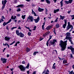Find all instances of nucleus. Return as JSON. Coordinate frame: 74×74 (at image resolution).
Returning <instances> with one entry per match:
<instances>
[{
  "instance_id": "obj_32",
  "label": "nucleus",
  "mask_w": 74,
  "mask_h": 74,
  "mask_svg": "<svg viewBox=\"0 0 74 74\" xmlns=\"http://www.w3.org/2000/svg\"><path fill=\"white\" fill-rule=\"evenodd\" d=\"M21 8H18L16 10L17 12H19V11H21Z\"/></svg>"
},
{
  "instance_id": "obj_62",
  "label": "nucleus",
  "mask_w": 74,
  "mask_h": 74,
  "mask_svg": "<svg viewBox=\"0 0 74 74\" xmlns=\"http://www.w3.org/2000/svg\"><path fill=\"white\" fill-rule=\"evenodd\" d=\"M54 51H55L56 52V53H58V52H57V51H56V50H54Z\"/></svg>"
},
{
  "instance_id": "obj_63",
  "label": "nucleus",
  "mask_w": 74,
  "mask_h": 74,
  "mask_svg": "<svg viewBox=\"0 0 74 74\" xmlns=\"http://www.w3.org/2000/svg\"><path fill=\"white\" fill-rule=\"evenodd\" d=\"M45 12H48V10L47 8H45Z\"/></svg>"
},
{
  "instance_id": "obj_20",
  "label": "nucleus",
  "mask_w": 74,
  "mask_h": 74,
  "mask_svg": "<svg viewBox=\"0 0 74 74\" xmlns=\"http://www.w3.org/2000/svg\"><path fill=\"white\" fill-rule=\"evenodd\" d=\"M72 39V38L71 37H69L67 38V39H66V40H69V41L70 42H71L72 41V40L71 39Z\"/></svg>"
},
{
  "instance_id": "obj_31",
  "label": "nucleus",
  "mask_w": 74,
  "mask_h": 74,
  "mask_svg": "<svg viewBox=\"0 0 74 74\" xmlns=\"http://www.w3.org/2000/svg\"><path fill=\"white\" fill-rule=\"evenodd\" d=\"M50 40V39H49L47 41L46 45H47V47H48V42H49V41Z\"/></svg>"
},
{
  "instance_id": "obj_35",
  "label": "nucleus",
  "mask_w": 74,
  "mask_h": 74,
  "mask_svg": "<svg viewBox=\"0 0 74 74\" xmlns=\"http://www.w3.org/2000/svg\"><path fill=\"white\" fill-rule=\"evenodd\" d=\"M47 3L48 4H50V1H49V0H45Z\"/></svg>"
},
{
  "instance_id": "obj_23",
  "label": "nucleus",
  "mask_w": 74,
  "mask_h": 74,
  "mask_svg": "<svg viewBox=\"0 0 74 74\" xmlns=\"http://www.w3.org/2000/svg\"><path fill=\"white\" fill-rule=\"evenodd\" d=\"M30 49L29 47H27L26 48V51L27 52H28L30 51Z\"/></svg>"
},
{
  "instance_id": "obj_3",
  "label": "nucleus",
  "mask_w": 74,
  "mask_h": 74,
  "mask_svg": "<svg viewBox=\"0 0 74 74\" xmlns=\"http://www.w3.org/2000/svg\"><path fill=\"white\" fill-rule=\"evenodd\" d=\"M7 1L6 0H5L4 1H2V3L3 5L2 6V8H1V10H3V9L5 8V5L6 4V3H7Z\"/></svg>"
},
{
  "instance_id": "obj_59",
  "label": "nucleus",
  "mask_w": 74,
  "mask_h": 74,
  "mask_svg": "<svg viewBox=\"0 0 74 74\" xmlns=\"http://www.w3.org/2000/svg\"><path fill=\"white\" fill-rule=\"evenodd\" d=\"M25 27H26V28L27 29H28L29 30L30 29V28L29 27H26V26H25Z\"/></svg>"
},
{
  "instance_id": "obj_13",
  "label": "nucleus",
  "mask_w": 74,
  "mask_h": 74,
  "mask_svg": "<svg viewBox=\"0 0 74 74\" xmlns=\"http://www.w3.org/2000/svg\"><path fill=\"white\" fill-rule=\"evenodd\" d=\"M53 26V25L49 26L46 28V29L47 30H50L51 28H52Z\"/></svg>"
},
{
  "instance_id": "obj_41",
  "label": "nucleus",
  "mask_w": 74,
  "mask_h": 74,
  "mask_svg": "<svg viewBox=\"0 0 74 74\" xmlns=\"http://www.w3.org/2000/svg\"><path fill=\"white\" fill-rule=\"evenodd\" d=\"M58 17L54 21L55 22H58Z\"/></svg>"
},
{
  "instance_id": "obj_19",
  "label": "nucleus",
  "mask_w": 74,
  "mask_h": 74,
  "mask_svg": "<svg viewBox=\"0 0 74 74\" xmlns=\"http://www.w3.org/2000/svg\"><path fill=\"white\" fill-rule=\"evenodd\" d=\"M56 64V63H55L53 64V66H52L53 69H56V66L55 65Z\"/></svg>"
},
{
  "instance_id": "obj_48",
  "label": "nucleus",
  "mask_w": 74,
  "mask_h": 74,
  "mask_svg": "<svg viewBox=\"0 0 74 74\" xmlns=\"http://www.w3.org/2000/svg\"><path fill=\"white\" fill-rule=\"evenodd\" d=\"M70 56L71 58H73V55H72V54H70Z\"/></svg>"
},
{
  "instance_id": "obj_17",
  "label": "nucleus",
  "mask_w": 74,
  "mask_h": 74,
  "mask_svg": "<svg viewBox=\"0 0 74 74\" xmlns=\"http://www.w3.org/2000/svg\"><path fill=\"white\" fill-rule=\"evenodd\" d=\"M60 19H62V20H63V19L64 18H65V16H62L61 15H60Z\"/></svg>"
},
{
  "instance_id": "obj_12",
  "label": "nucleus",
  "mask_w": 74,
  "mask_h": 74,
  "mask_svg": "<svg viewBox=\"0 0 74 74\" xmlns=\"http://www.w3.org/2000/svg\"><path fill=\"white\" fill-rule=\"evenodd\" d=\"M34 21L35 23H38L40 20V17L38 16L36 19H34Z\"/></svg>"
},
{
  "instance_id": "obj_44",
  "label": "nucleus",
  "mask_w": 74,
  "mask_h": 74,
  "mask_svg": "<svg viewBox=\"0 0 74 74\" xmlns=\"http://www.w3.org/2000/svg\"><path fill=\"white\" fill-rule=\"evenodd\" d=\"M60 3L61 7H63V2H60Z\"/></svg>"
},
{
  "instance_id": "obj_30",
  "label": "nucleus",
  "mask_w": 74,
  "mask_h": 74,
  "mask_svg": "<svg viewBox=\"0 0 74 74\" xmlns=\"http://www.w3.org/2000/svg\"><path fill=\"white\" fill-rule=\"evenodd\" d=\"M56 28H58L59 27V24H57L56 25Z\"/></svg>"
},
{
  "instance_id": "obj_61",
  "label": "nucleus",
  "mask_w": 74,
  "mask_h": 74,
  "mask_svg": "<svg viewBox=\"0 0 74 74\" xmlns=\"http://www.w3.org/2000/svg\"><path fill=\"white\" fill-rule=\"evenodd\" d=\"M45 73V70L42 73V74H43Z\"/></svg>"
},
{
  "instance_id": "obj_25",
  "label": "nucleus",
  "mask_w": 74,
  "mask_h": 74,
  "mask_svg": "<svg viewBox=\"0 0 74 74\" xmlns=\"http://www.w3.org/2000/svg\"><path fill=\"white\" fill-rule=\"evenodd\" d=\"M49 70L48 69H47L46 71V73L45 74H49Z\"/></svg>"
},
{
  "instance_id": "obj_57",
  "label": "nucleus",
  "mask_w": 74,
  "mask_h": 74,
  "mask_svg": "<svg viewBox=\"0 0 74 74\" xmlns=\"http://www.w3.org/2000/svg\"><path fill=\"white\" fill-rule=\"evenodd\" d=\"M17 16H20V14H17Z\"/></svg>"
},
{
  "instance_id": "obj_7",
  "label": "nucleus",
  "mask_w": 74,
  "mask_h": 74,
  "mask_svg": "<svg viewBox=\"0 0 74 74\" xmlns=\"http://www.w3.org/2000/svg\"><path fill=\"white\" fill-rule=\"evenodd\" d=\"M68 25L66 27V29L67 30H69L70 28H71V27H72L73 26V25H70V22H68Z\"/></svg>"
},
{
  "instance_id": "obj_38",
  "label": "nucleus",
  "mask_w": 74,
  "mask_h": 74,
  "mask_svg": "<svg viewBox=\"0 0 74 74\" xmlns=\"http://www.w3.org/2000/svg\"><path fill=\"white\" fill-rule=\"evenodd\" d=\"M69 0V3L70 4H71L73 2V0Z\"/></svg>"
},
{
  "instance_id": "obj_55",
  "label": "nucleus",
  "mask_w": 74,
  "mask_h": 74,
  "mask_svg": "<svg viewBox=\"0 0 74 74\" xmlns=\"http://www.w3.org/2000/svg\"><path fill=\"white\" fill-rule=\"evenodd\" d=\"M43 39H44V38H40V41H41V40H43Z\"/></svg>"
},
{
  "instance_id": "obj_51",
  "label": "nucleus",
  "mask_w": 74,
  "mask_h": 74,
  "mask_svg": "<svg viewBox=\"0 0 74 74\" xmlns=\"http://www.w3.org/2000/svg\"><path fill=\"white\" fill-rule=\"evenodd\" d=\"M2 19H5V17L4 16H2Z\"/></svg>"
},
{
  "instance_id": "obj_15",
  "label": "nucleus",
  "mask_w": 74,
  "mask_h": 74,
  "mask_svg": "<svg viewBox=\"0 0 74 74\" xmlns=\"http://www.w3.org/2000/svg\"><path fill=\"white\" fill-rule=\"evenodd\" d=\"M49 33H50V32L49 31L47 32L45 34H43V37H45V36H47V35L49 34Z\"/></svg>"
},
{
  "instance_id": "obj_46",
  "label": "nucleus",
  "mask_w": 74,
  "mask_h": 74,
  "mask_svg": "<svg viewBox=\"0 0 74 74\" xmlns=\"http://www.w3.org/2000/svg\"><path fill=\"white\" fill-rule=\"evenodd\" d=\"M13 22H14L15 23H16L17 22V19H14V21H13Z\"/></svg>"
},
{
  "instance_id": "obj_26",
  "label": "nucleus",
  "mask_w": 74,
  "mask_h": 74,
  "mask_svg": "<svg viewBox=\"0 0 74 74\" xmlns=\"http://www.w3.org/2000/svg\"><path fill=\"white\" fill-rule=\"evenodd\" d=\"M43 25L42 26V30H44V25H45V23H43Z\"/></svg>"
},
{
  "instance_id": "obj_11",
  "label": "nucleus",
  "mask_w": 74,
  "mask_h": 74,
  "mask_svg": "<svg viewBox=\"0 0 74 74\" xmlns=\"http://www.w3.org/2000/svg\"><path fill=\"white\" fill-rule=\"evenodd\" d=\"M66 39H67L69 37H70V36H71V34H70V32H67L66 33Z\"/></svg>"
},
{
  "instance_id": "obj_27",
  "label": "nucleus",
  "mask_w": 74,
  "mask_h": 74,
  "mask_svg": "<svg viewBox=\"0 0 74 74\" xmlns=\"http://www.w3.org/2000/svg\"><path fill=\"white\" fill-rule=\"evenodd\" d=\"M67 26L66 24H64L62 26V27L64 29H65L66 28V27Z\"/></svg>"
},
{
  "instance_id": "obj_22",
  "label": "nucleus",
  "mask_w": 74,
  "mask_h": 74,
  "mask_svg": "<svg viewBox=\"0 0 74 74\" xmlns=\"http://www.w3.org/2000/svg\"><path fill=\"white\" fill-rule=\"evenodd\" d=\"M59 9H58L56 10H54V14H56L57 12H59Z\"/></svg>"
},
{
  "instance_id": "obj_34",
  "label": "nucleus",
  "mask_w": 74,
  "mask_h": 74,
  "mask_svg": "<svg viewBox=\"0 0 74 74\" xmlns=\"http://www.w3.org/2000/svg\"><path fill=\"white\" fill-rule=\"evenodd\" d=\"M38 53V52L37 51V52H35L34 53H33V55H34V56L36 55V54H37V53Z\"/></svg>"
},
{
  "instance_id": "obj_43",
  "label": "nucleus",
  "mask_w": 74,
  "mask_h": 74,
  "mask_svg": "<svg viewBox=\"0 0 74 74\" xmlns=\"http://www.w3.org/2000/svg\"><path fill=\"white\" fill-rule=\"evenodd\" d=\"M28 35L29 36H31V33L30 32H29L28 33Z\"/></svg>"
},
{
  "instance_id": "obj_33",
  "label": "nucleus",
  "mask_w": 74,
  "mask_h": 74,
  "mask_svg": "<svg viewBox=\"0 0 74 74\" xmlns=\"http://www.w3.org/2000/svg\"><path fill=\"white\" fill-rule=\"evenodd\" d=\"M70 16L72 18V20H73L74 19V14L73 15H71Z\"/></svg>"
},
{
  "instance_id": "obj_1",
  "label": "nucleus",
  "mask_w": 74,
  "mask_h": 74,
  "mask_svg": "<svg viewBox=\"0 0 74 74\" xmlns=\"http://www.w3.org/2000/svg\"><path fill=\"white\" fill-rule=\"evenodd\" d=\"M67 40H66L64 42H63V40H60L59 45H60L61 47L62 48L61 50L62 51H64L65 49H66V45H67Z\"/></svg>"
},
{
  "instance_id": "obj_60",
  "label": "nucleus",
  "mask_w": 74,
  "mask_h": 74,
  "mask_svg": "<svg viewBox=\"0 0 74 74\" xmlns=\"http://www.w3.org/2000/svg\"><path fill=\"white\" fill-rule=\"evenodd\" d=\"M6 29H7V30H9V28H8V26L6 27Z\"/></svg>"
},
{
  "instance_id": "obj_49",
  "label": "nucleus",
  "mask_w": 74,
  "mask_h": 74,
  "mask_svg": "<svg viewBox=\"0 0 74 74\" xmlns=\"http://www.w3.org/2000/svg\"><path fill=\"white\" fill-rule=\"evenodd\" d=\"M14 16H11V18H10L11 19H11H14Z\"/></svg>"
},
{
  "instance_id": "obj_58",
  "label": "nucleus",
  "mask_w": 74,
  "mask_h": 74,
  "mask_svg": "<svg viewBox=\"0 0 74 74\" xmlns=\"http://www.w3.org/2000/svg\"><path fill=\"white\" fill-rule=\"evenodd\" d=\"M14 3H17V0H15L14 1V4H15Z\"/></svg>"
},
{
  "instance_id": "obj_21",
  "label": "nucleus",
  "mask_w": 74,
  "mask_h": 74,
  "mask_svg": "<svg viewBox=\"0 0 74 74\" xmlns=\"http://www.w3.org/2000/svg\"><path fill=\"white\" fill-rule=\"evenodd\" d=\"M63 64H66L67 63V61L66 60H64L63 61Z\"/></svg>"
},
{
  "instance_id": "obj_54",
  "label": "nucleus",
  "mask_w": 74,
  "mask_h": 74,
  "mask_svg": "<svg viewBox=\"0 0 74 74\" xmlns=\"http://www.w3.org/2000/svg\"><path fill=\"white\" fill-rule=\"evenodd\" d=\"M52 36H50L49 38V40H51V39L52 38Z\"/></svg>"
},
{
  "instance_id": "obj_6",
  "label": "nucleus",
  "mask_w": 74,
  "mask_h": 74,
  "mask_svg": "<svg viewBox=\"0 0 74 74\" xmlns=\"http://www.w3.org/2000/svg\"><path fill=\"white\" fill-rule=\"evenodd\" d=\"M67 49H71L72 53L73 55L74 54V48L73 47V46H70V47H68Z\"/></svg>"
},
{
  "instance_id": "obj_29",
  "label": "nucleus",
  "mask_w": 74,
  "mask_h": 74,
  "mask_svg": "<svg viewBox=\"0 0 74 74\" xmlns=\"http://www.w3.org/2000/svg\"><path fill=\"white\" fill-rule=\"evenodd\" d=\"M29 63H28L27 66L25 67V69H29Z\"/></svg>"
},
{
  "instance_id": "obj_50",
  "label": "nucleus",
  "mask_w": 74,
  "mask_h": 74,
  "mask_svg": "<svg viewBox=\"0 0 74 74\" xmlns=\"http://www.w3.org/2000/svg\"><path fill=\"white\" fill-rule=\"evenodd\" d=\"M17 45H18V44L16 42L15 44L14 45V47H15V46L16 47V46H17Z\"/></svg>"
},
{
  "instance_id": "obj_16",
  "label": "nucleus",
  "mask_w": 74,
  "mask_h": 74,
  "mask_svg": "<svg viewBox=\"0 0 74 74\" xmlns=\"http://www.w3.org/2000/svg\"><path fill=\"white\" fill-rule=\"evenodd\" d=\"M32 14H34V16H37V15L36 14V13L35 12H34V11H33V9H32Z\"/></svg>"
},
{
  "instance_id": "obj_24",
  "label": "nucleus",
  "mask_w": 74,
  "mask_h": 74,
  "mask_svg": "<svg viewBox=\"0 0 74 74\" xmlns=\"http://www.w3.org/2000/svg\"><path fill=\"white\" fill-rule=\"evenodd\" d=\"M23 5H19L16 6V7H17V8H19V7H23Z\"/></svg>"
},
{
  "instance_id": "obj_52",
  "label": "nucleus",
  "mask_w": 74,
  "mask_h": 74,
  "mask_svg": "<svg viewBox=\"0 0 74 74\" xmlns=\"http://www.w3.org/2000/svg\"><path fill=\"white\" fill-rule=\"evenodd\" d=\"M18 29H20V30H21V27L20 26H19Z\"/></svg>"
},
{
  "instance_id": "obj_53",
  "label": "nucleus",
  "mask_w": 74,
  "mask_h": 74,
  "mask_svg": "<svg viewBox=\"0 0 74 74\" xmlns=\"http://www.w3.org/2000/svg\"><path fill=\"white\" fill-rule=\"evenodd\" d=\"M22 64H25V61H22Z\"/></svg>"
},
{
  "instance_id": "obj_5",
  "label": "nucleus",
  "mask_w": 74,
  "mask_h": 74,
  "mask_svg": "<svg viewBox=\"0 0 74 74\" xmlns=\"http://www.w3.org/2000/svg\"><path fill=\"white\" fill-rule=\"evenodd\" d=\"M55 42H57L56 39H53V42L52 41H50L49 43V45L51 46L52 45H53L55 44Z\"/></svg>"
},
{
  "instance_id": "obj_40",
  "label": "nucleus",
  "mask_w": 74,
  "mask_h": 74,
  "mask_svg": "<svg viewBox=\"0 0 74 74\" xmlns=\"http://www.w3.org/2000/svg\"><path fill=\"white\" fill-rule=\"evenodd\" d=\"M14 43H15V41L14 40L12 43L10 44V45H12L13 44H14Z\"/></svg>"
},
{
  "instance_id": "obj_56",
  "label": "nucleus",
  "mask_w": 74,
  "mask_h": 74,
  "mask_svg": "<svg viewBox=\"0 0 74 74\" xmlns=\"http://www.w3.org/2000/svg\"><path fill=\"white\" fill-rule=\"evenodd\" d=\"M3 45L4 46H6V45H7V44H6V43H5V44L3 43Z\"/></svg>"
},
{
  "instance_id": "obj_2",
  "label": "nucleus",
  "mask_w": 74,
  "mask_h": 74,
  "mask_svg": "<svg viewBox=\"0 0 74 74\" xmlns=\"http://www.w3.org/2000/svg\"><path fill=\"white\" fill-rule=\"evenodd\" d=\"M16 33L18 36H20V37L23 38L24 37V34L22 32L19 33V30H16Z\"/></svg>"
},
{
  "instance_id": "obj_45",
  "label": "nucleus",
  "mask_w": 74,
  "mask_h": 74,
  "mask_svg": "<svg viewBox=\"0 0 74 74\" xmlns=\"http://www.w3.org/2000/svg\"><path fill=\"white\" fill-rule=\"evenodd\" d=\"M64 23L65 24L67 25V21H66V20H64Z\"/></svg>"
},
{
  "instance_id": "obj_28",
  "label": "nucleus",
  "mask_w": 74,
  "mask_h": 74,
  "mask_svg": "<svg viewBox=\"0 0 74 74\" xmlns=\"http://www.w3.org/2000/svg\"><path fill=\"white\" fill-rule=\"evenodd\" d=\"M26 16V15H22V18L23 19H25V17Z\"/></svg>"
},
{
  "instance_id": "obj_36",
  "label": "nucleus",
  "mask_w": 74,
  "mask_h": 74,
  "mask_svg": "<svg viewBox=\"0 0 74 74\" xmlns=\"http://www.w3.org/2000/svg\"><path fill=\"white\" fill-rule=\"evenodd\" d=\"M17 28V27H13L11 29V30H13V29H16Z\"/></svg>"
},
{
  "instance_id": "obj_42",
  "label": "nucleus",
  "mask_w": 74,
  "mask_h": 74,
  "mask_svg": "<svg viewBox=\"0 0 74 74\" xmlns=\"http://www.w3.org/2000/svg\"><path fill=\"white\" fill-rule=\"evenodd\" d=\"M71 30H69V32H71V30H72V29H73V26L71 27Z\"/></svg>"
},
{
  "instance_id": "obj_10",
  "label": "nucleus",
  "mask_w": 74,
  "mask_h": 74,
  "mask_svg": "<svg viewBox=\"0 0 74 74\" xmlns=\"http://www.w3.org/2000/svg\"><path fill=\"white\" fill-rule=\"evenodd\" d=\"M1 60L2 61H3L2 63H6L7 59L3 58H1Z\"/></svg>"
},
{
  "instance_id": "obj_37",
  "label": "nucleus",
  "mask_w": 74,
  "mask_h": 74,
  "mask_svg": "<svg viewBox=\"0 0 74 74\" xmlns=\"http://www.w3.org/2000/svg\"><path fill=\"white\" fill-rule=\"evenodd\" d=\"M69 72L70 74H72L73 73V74H74V73H73V71H71L70 72V71H69Z\"/></svg>"
},
{
  "instance_id": "obj_39",
  "label": "nucleus",
  "mask_w": 74,
  "mask_h": 74,
  "mask_svg": "<svg viewBox=\"0 0 74 74\" xmlns=\"http://www.w3.org/2000/svg\"><path fill=\"white\" fill-rule=\"evenodd\" d=\"M65 4H69V2L67 1H65Z\"/></svg>"
},
{
  "instance_id": "obj_4",
  "label": "nucleus",
  "mask_w": 74,
  "mask_h": 74,
  "mask_svg": "<svg viewBox=\"0 0 74 74\" xmlns=\"http://www.w3.org/2000/svg\"><path fill=\"white\" fill-rule=\"evenodd\" d=\"M30 20V21L31 22H33V20H34V17L32 16H30V15H29V17H27V20L26 21V22H29V21H30V20Z\"/></svg>"
},
{
  "instance_id": "obj_8",
  "label": "nucleus",
  "mask_w": 74,
  "mask_h": 74,
  "mask_svg": "<svg viewBox=\"0 0 74 74\" xmlns=\"http://www.w3.org/2000/svg\"><path fill=\"white\" fill-rule=\"evenodd\" d=\"M18 67L20 68V69H21V71H25V70H26L25 67L22 65L19 66Z\"/></svg>"
},
{
  "instance_id": "obj_47",
  "label": "nucleus",
  "mask_w": 74,
  "mask_h": 74,
  "mask_svg": "<svg viewBox=\"0 0 74 74\" xmlns=\"http://www.w3.org/2000/svg\"><path fill=\"white\" fill-rule=\"evenodd\" d=\"M6 45H7V46H8V48H10V45H8V44L7 43H6Z\"/></svg>"
},
{
  "instance_id": "obj_9",
  "label": "nucleus",
  "mask_w": 74,
  "mask_h": 74,
  "mask_svg": "<svg viewBox=\"0 0 74 74\" xmlns=\"http://www.w3.org/2000/svg\"><path fill=\"white\" fill-rule=\"evenodd\" d=\"M11 22V19H10L8 22H7L6 23L5 22H4L3 24V26H5V25H7L8 23H9L10 22Z\"/></svg>"
},
{
  "instance_id": "obj_18",
  "label": "nucleus",
  "mask_w": 74,
  "mask_h": 74,
  "mask_svg": "<svg viewBox=\"0 0 74 74\" xmlns=\"http://www.w3.org/2000/svg\"><path fill=\"white\" fill-rule=\"evenodd\" d=\"M38 10L39 12H42V11H44V9L39 8L38 9Z\"/></svg>"
},
{
  "instance_id": "obj_14",
  "label": "nucleus",
  "mask_w": 74,
  "mask_h": 74,
  "mask_svg": "<svg viewBox=\"0 0 74 74\" xmlns=\"http://www.w3.org/2000/svg\"><path fill=\"white\" fill-rule=\"evenodd\" d=\"M10 37H7L6 36L5 37V41H8L10 40Z\"/></svg>"
},
{
  "instance_id": "obj_64",
  "label": "nucleus",
  "mask_w": 74,
  "mask_h": 74,
  "mask_svg": "<svg viewBox=\"0 0 74 74\" xmlns=\"http://www.w3.org/2000/svg\"><path fill=\"white\" fill-rule=\"evenodd\" d=\"M16 43H17V44H19L20 43V42H19V41H18Z\"/></svg>"
}]
</instances>
